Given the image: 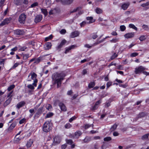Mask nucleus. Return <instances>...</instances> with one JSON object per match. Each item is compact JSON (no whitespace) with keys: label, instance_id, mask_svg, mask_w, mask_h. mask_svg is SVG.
Segmentation results:
<instances>
[{"label":"nucleus","instance_id":"obj_16","mask_svg":"<svg viewBox=\"0 0 149 149\" xmlns=\"http://www.w3.org/2000/svg\"><path fill=\"white\" fill-rule=\"evenodd\" d=\"M52 44L50 42H47L45 45V48L46 50H49L51 48Z\"/></svg>","mask_w":149,"mask_h":149},{"label":"nucleus","instance_id":"obj_26","mask_svg":"<svg viewBox=\"0 0 149 149\" xmlns=\"http://www.w3.org/2000/svg\"><path fill=\"white\" fill-rule=\"evenodd\" d=\"M82 134L80 131H78L74 133L75 136L77 137H79Z\"/></svg>","mask_w":149,"mask_h":149},{"label":"nucleus","instance_id":"obj_27","mask_svg":"<svg viewBox=\"0 0 149 149\" xmlns=\"http://www.w3.org/2000/svg\"><path fill=\"white\" fill-rule=\"evenodd\" d=\"M33 143L32 140L31 139H30L27 142L26 144V146L27 147H29L31 146Z\"/></svg>","mask_w":149,"mask_h":149},{"label":"nucleus","instance_id":"obj_56","mask_svg":"<svg viewBox=\"0 0 149 149\" xmlns=\"http://www.w3.org/2000/svg\"><path fill=\"white\" fill-rule=\"evenodd\" d=\"M87 73V71L86 69H84L82 71V74L83 75H85Z\"/></svg>","mask_w":149,"mask_h":149},{"label":"nucleus","instance_id":"obj_57","mask_svg":"<svg viewBox=\"0 0 149 149\" xmlns=\"http://www.w3.org/2000/svg\"><path fill=\"white\" fill-rule=\"evenodd\" d=\"M76 118V117L74 116L71 118L69 120V121L70 122H72L73 120H75Z\"/></svg>","mask_w":149,"mask_h":149},{"label":"nucleus","instance_id":"obj_37","mask_svg":"<svg viewBox=\"0 0 149 149\" xmlns=\"http://www.w3.org/2000/svg\"><path fill=\"white\" fill-rule=\"evenodd\" d=\"M111 140V138L109 136L105 137L104 139V140L105 141H108Z\"/></svg>","mask_w":149,"mask_h":149},{"label":"nucleus","instance_id":"obj_21","mask_svg":"<svg viewBox=\"0 0 149 149\" xmlns=\"http://www.w3.org/2000/svg\"><path fill=\"white\" fill-rule=\"evenodd\" d=\"M43 111V107H41L39 108L37 111V114L39 115L41 114Z\"/></svg>","mask_w":149,"mask_h":149},{"label":"nucleus","instance_id":"obj_51","mask_svg":"<svg viewBox=\"0 0 149 149\" xmlns=\"http://www.w3.org/2000/svg\"><path fill=\"white\" fill-rule=\"evenodd\" d=\"M66 32V31L65 29H62L60 31V33L61 34H64Z\"/></svg>","mask_w":149,"mask_h":149},{"label":"nucleus","instance_id":"obj_9","mask_svg":"<svg viewBox=\"0 0 149 149\" xmlns=\"http://www.w3.org/2000/svg\"><path fill=\"white\" fill-rule=\"evenodd\" d=\"M145 68L142 66H140L138 68H135V72L136 74H138L141 73L145 70Z\"/></svg>","mask_w":149,"mask_h":149},{"label":"nucleus","instance_id":"obj_23","mask_svg":"<svg viewBox=\"0 0 149 149\" xmlns=\"http://www.w3.org/2000/svg\"><path fill=\"white\" fill-rule=\"evenodd\" d=\"M95 85V83L94 82H91L88 85V88H91L94 87Z\"/></svg>","mask_w":149,"mask_h":149},{"label":"nucleus","instance_id":"obj_35","mask_svg":"<svg viewBox=\"0 0 149 149\" xmlns=\"http://www.w3.org/2000/svg\"><path fill=\"white\" fill-rule=\"evenodd\" d=\"M149 135V134H146L142 136L141 139L142 140L146 139L148 138Z\"/></svg>","mask_w":149,"mask_h":149},{"label":"nucleus","instance_id":"obj_58","mask_svg":"<svg viewBox=\"0 0 149 149\" xmlns=\"http://www.w3.org/2000/svg\"><path fill=\"white\" fill-rule=\"evenodd\" d=\"M25 118H23L22 119V120H20V121H19V123L20 124H22L25 121Z\"/></svg>","mask_w":149,"mask_h":149},{"label":"nucleus","instance_id":"obj_15","mask_svg":"<svg viewBox=\"0 0 149 149\" xmlns=\"http://www.w3.org/2000/svg\"><path fill=\"white\" fill-rule=\"evenodd\" d=\"M59 138L58 137H55L54 139V142L52 144V145L55 146L60 143V141L58 140Z\"/></svg>","mask_w":149,"mask_h":149},{"label":"nucleus","instance_id":"obj_62","mask_svg":"<svg viewBox=\"0 0 149 149\" xmlns=\"http://www.w3.org/2000/svg\"><path fill=\"white\" fill-rule=\"evenodd\" d=\"M67 146V145L66 144H64L63 145H62L61 146V148L62 149H65V148Z\"/></svg>","mask_w":149,"mask_h":149},{"label":"nucleus","instance_id":"obj_49","mask_svg":"<svg viewBox=\"0 0 149 149\" xmlns=\"http://www.w3.org/2000/svg\"><path fill=\"white\" fill-rule=\"evenodd\" d=\"M149 5V1H148L145 3H143L141 4V6L143 7H145Z\"/></svg>","mask_w":149,"mask_h":149},{"label":"nucleus","instance_id":"obj_20","mask_svg":"<svg viewBox=\"0 0 149 149\" xmlns=\"http://www.w3.org/2000/svg\"><path fill=\"white\" fill-rule=\"evenodd\" d=\"M16 125V123L15 122H13L11 124L9 127V130H12L15 126Z\"/></svg>","mask_w":149,"mask_h":149},{"label":"nucleus","instance_id":"obj_45","mask_svg":"<svg viewBox=\"0 0 149 149\" xmlns=\"http://www.w3.org/2000/svg\"><path fill=\"white\" fill-rule=\"evenodd\" d=\"M120 29L121 31H124L125 30L126 27L124 25H121L120 26Z\"/></svg>","mask_w":149,"mask_h":149},{"label":"nucleus","instance_id":"obj_17","mask_svg":"<svg viewBox=\"0 0 149 149\" xmlns=\"http://www.w3.org/2000/svg\"><path fill=\"white\" fill-rule=\"evenodd\" d=\"M130 5L129 3H124L121 6L122 8L124 10H126Z\"/></svg>","mask_w":149,"mask_h":149},{"label":"nucleus","instance_id":"obj_12","mask_svg":"<svg viewBox=\"0 0 149 149\" xmlns=\"http://www.w3.org/2000/svg\"><path fill=\"white\" fill-rule=\"evenodd\" d=\"M42 18V16L41 15H38L35 17L34 19V22L36 23H38L40 22Z\"/></svg>","mask_w":149,"mask_h":149},{"label":"nucleus","instance_id":"obj_8","mask_svg":"<svg viewBox=\"0 0 149 149\" xmlns=\"http://www.w3.org/2000/svg\"><path fill=\"white\" fill-rule=\"evenodd\" d=\"M147 114L145 112H141L139 113V114H138L136 117L134 119V121H136L139 118H141L144 117L146 116H147Z\"/></svg>","mask_w":149,"mask_h":149},{"label":"nucleus","instance_id":"obj_30","mask_svg":"<svg viewBox=\"0 0 149 149\" xmlns=\"http://www.w3.org/2000/svg\"><path fill=\"white\" fill-rule=\"evenodd\" d=\"M42 57L40 56L35 60L34 63H38L42 60Z\"/></svg>","mask_w":149,"mask_h":149},{"label":"nucleus","instance_id":"obj_50","mask_svg":"<svg viewBox=\"0 0 149 149\" xmlns=\"http://www.w3.org/2000/svg\"><path fill=\"white\" fill-rule=\"evenodd\" d=\"M87 23V22L85 21H83L80 23V25L81 27L84 26Z\"/></svg>","mask_w":149,"mask_h":149},{"label":"nucleus","instance_id":"obj_4","mask_svg":"<svg viewBox=\"0 0 149 149\" xmlns=\"http://www.w3.org/2000/svg\"><path fill=\"white\" fill-rule=\"evenodd\" d=\"M14 3L17 6L21 5L23 3L25 4H27L28 3V0H14Z\"/></svg>","mask_w":149,"mask_h":149},{"label":"nucleus","instance_id":"obj_25","mask_svg":"<svg viewBox=\"0 0 149 149\" xmlns=\"http://www.w3.org/2000/svg\"><path fill=\"white\" fill-rule=\"evenodd\" d=\"M42 12L45 15V16H46L47 15L48 12L46 9L41 8Z\"/></svg>","mask_w":149,"mask_h":149},{"label":"nucleus","instance_id":"obj_11","mask_svg":"<svg viewBox=\"0 0 149 149\" xmlns=\"http://www.w3.org/2000/svg\"><path fill=\"white\" fill-rule=\"evenodd\" d=\"M79 34V32L77 31H75L71 33L70 37L71 38H74L78 36Z\"/></svg>","mask_w":149,"mask_h":149},{"label":"nucleus","instance_id":"obj_34","mask_svg":"<svg viewBox=\"0 0 149 149\" xmlns=\"http://www.w3.org/2000/svg\"><path fill=\"white\" fill-rule=\"evenodd\" d=\"M31 79H34V78H36L37 75V74L34 72H33L32 73H31Z\"/></svg>","mask_w":149,"mask_h":149},{"label":"nucleus","instance_id":"obj_54","mask_svg":"<svg viewBox=\"0 0 149 149\" xmlns=\"http://www.w3.org/2000/svg\"><path fill=\"white\" fill-rule=\"evenodd\" d=\"M90 141L88 137H86L84 140V141L85 143H87Z\"/></svg>","mask_w":149,"mask_h":149},{"label":"nucleus","instance_id":"obj_46","mask_svg":"<svg viewBox=\"0 0 149 149\" xmlns=\"http://www.w3.org/2000/svg\"><path fill=\"white\" fill-rule=\"evenodd\" d=\"M29 57V54H25L23 56V58L24 60H26Z\"/></svg>","mask_w":149,"mask_h":149},{"label":"nucleus","instance_id":"obj_14","mask_svg":"<svg viewBox=\"0 0 149 149\" xmlns=\"http://www.w3.org/2000/svg\"><path fill=\"white\" fill-rule=\"evenodd\" d=\"M134 36V32H131L126 34L124 35V36L126 38H129L133 37Z\"/></svg>","mask_w":149,"mask_h":149},{"label":"nucleus","instance_id":"obj_36","mask_svg":"<svg viewBox=\"0 0 149 149\" xmlns=\"http://www.w3.org/2000/svg\"><path fill=\"white\" fill-rule=\"evenodd\" d=\"M15 87V86L14 84H13L10 85L9 87L8 88V91H10L13 88H14Z\"/></svg>","mask_w":149,"mask_h":149},{"label":"nucleus","instance_id":"obj_38","mask_svg":"<svg viewBox=\"0 0 149 149\" xmlns=\"http://www.w3.org/2000/svg\"><path fill=\"white\" fill-rule=\"evenodd\" d=\"M91 126L92 127L93 126V124L91 125L89 124H86L84 125V128L85 129H86L90 127Z\"/></svg>","mask_w":149,"mask_h":149},{"label":"nucleus","instance_id":"obj_22","mask_svg":"<svg viewBox=\"0 0 149 149\" xmlns=\"http://www.w3.org/2000/svg\"><path fill=\"white\" fill-rule=\"evenodd\" d=\"M118 125H117L116 124H115L114 125H113L110 129V131L111 132L115 130L116 128Z\"/></svg>","mask_w":149,"mask_h":149},{"label":"nucleus","instance_id":"obj_48","mask_svg":"<svg viewBox=\"0 0 149 149\" xmlns=\"http://www.w3.org/2000/svg\"><path fill=\"white\" fill-rule=\"evenodd\" d=\"M29 111L31 113L30 116L31 117L33 115V113L35 112L34 109H31L29 110Z\"/></svg>","mask_w":149,"mask_h":149},{"label":"nucleus","instance_id":"obj_47","mask_svg":"<svg viewBox=\"0 0 149 149\" xmlns=\"http://www.w3.org/2000/svg\"><path fill=\"white\" fill-rule=\"evenodd\" d=\"M118 56V55L116 53H114L113 54L111 57V59L113 60L114 59Z\"/></svg>","mask_w":149,"mask_h":149},{"label":"nucleus","instance_id":"obj_52","mask_svg":"<svg viewBox=\"0 0 149 149\" xmlns=\"http://www.w3.org/2000/svg\"><path fill=\"white\" fill-rule=\"evenodd\" d=\"M20 140V139L19 137H15V142L16 143H18L19 142Z\"/></svg>","mask_w":149,"mask_h":149},{"label":"nucleus","instance_id":"obj_28","mask_svg":"<svg viewBox=\"0 0 149 149\" xmlns=\"http://www.w3.org/2000/svg\"><path fill=\"white\" fill-rule=\"evenodd\" d=\"M147 36L146 35H143L140 36L139 38V40L141 41L145 40L146 39Z\"/></svg>","mask_w":149,"mask_h":149},{"label":"nucleus","instance_id":"obj_44","mask_svg":"<svg viewBox=\"0 0 149 149\" xmlns=\"http://www.w3.org/2000/svg\"><path fill=\"white\" fill-rule=\"evenodd\" d=\"M19 65V63H17L14 64V65L13 66L12 68H11V69H15Z\"/></svg>","mask_w":149,"mask_h":149},{"label":"nucleus","instance_id":"obj_19","mask_svg":"<svg viewBox=\"0 0 149 149\" xmlns=\"http://www.w3.org/2000/svg\"><path fill=\"white\" fill-rule=\"evenodd\" d=\"M12 98L11 97H10L8 98V99L5 102L4 105V106H7L8 104H9Z\"/></svg>","mask_w":149,"mask_h":149},{"label":"nucleus","instance_id":"obj_33","mask_svg":"<svg viewBox=\"0 0 149 149\" xmlns=\"http://www.w3.org/2000/svg\"><path fill=\"white\" fill-rule=\"evenodd\" d=\"M129 26L130 28H132L136 30H137V28L132 24H130L129 25Z\"/></svg>","mask_w":149,"mask_h":149},{"label":"nucleus","instance_id":"obj_63","mask_svg":"<svg viewBox=\"0 0 149 149\" xmlns=\"http://www.w3.org/2000/svg\"><path fill=\"white\" fill-rule=\"evenodd\" d=\"M111 84L112 83L111 82H107V88H109L110 86H111Z\"/></svg>","mask_w":149,"mask_h":149},{"label":"nucleus","instance_id":"obj_3","mask_svg":"<svg viewBox=\"0 0 149 149\" xmlns=\"http://www.w3.org/2000/svg\"><path fill=\"white\" fill-rule=\"evenodd\" d=\"M54 104H56V105L58 104L62 111H66V107L65 104L62 102H60L59 100H56L54 102Z\"/></svg>","mask_w":149,"mask_h":149},{"label":"nucleus","instance_id":"obj_32","mask_svg":"<svg viewBox=\"0 0 149 149\" xmlns=\"http://www.w3.org/2000/svg\"><path fill=\"white\" fill-rule=\"evenodd\" d=\"M53 36L52 35H51L45 38V41H47L49 40H51Z\"/></svg>","mask_w":149,"mask_h":149},{"label":"nucleus","instance_id":"obj_61","mask_svg":"<svg viewBox=\"0 0 149 149\" xmlns=\"http://www.w3.org/2000/svg\"><path fill=\"white\" fill-rule=\"evenodd\" d=\"M97 37V35H96V33L94 34L92 37V38L94 39H95Z\"/></svg>","mask_w":149,"mask_h":149},{"label":"nucleus","instance_id":"obj_39","mask_svg":"<svg viewBox=\"0 0 149 149\" xmlns=\"http://www.w3.org/2000/svg\"><path fill=\"white\" fill-rule=\"evenodd\" d=\"M72 126L69 123H68L65 125V127L66 128H69Z\"/></svg>","mask_w":149,"mask_h":149},{"label":"nucleus","instance_id":"obj_43","mask_svg":"<svg viewBox=\"0 0 149 149\" xmlns=\"http://www.w3.org/2000/svg\"><path fill=\"white\" fill-rule=\"evenodd\" d=\"M143 29L146 31H148L149 30L148 26L146 25H143Z\"/></svg>","mask_w":149,"mask_h":149},{"label":"nucleus","instance_id":"obj_41","mask_svg":"<svg viewBox=\"0 0 149 149\" xmlns=\"http://www.w3.org/2000/svg\"><path fill=\"white\" fill-rule=\"evenodd\" d=\"M53 115V113H52L50 112L47 114L46 116V118H49L52 116Z\"/></svg>","mask_w":149,"mask_h":149},{"label":"nucleus","instance_id":"obj_18","mask_svg":"<svg viewBox=\"0 0 149 149\" xmlns=\"http://www.w3.org/2000/svg\"><path fill=\"white\" fill-rule=\"evenodd\" d=\"M25 104V102L22 101L18 103L17 105V107L18 109H19L21 107H23Z\"/></svg>","mask_w":149,"mask_h":149},{"label":"nucleus","instance_id":"obj_59","mask_svg":"<svg viewBox=\"0 0 149 149\" xmlns=\"http://www.w3.org/2000/svg\"><path fill=\"white\" fill-rule=\"evenodd\" d=\"M119 86L123 87V88H125L127 86V85L126 84H119Z\"/></svg>","mask_w":149,"mask_h":149},{"label":"nucleus","instance_id":"obj_60","mask_svg":"<svg viewBox=\"0 0 149 149\" xmlns=\"http://www.w3.org/2000/svg\"><path fill=\"white\" fill-rule=\"evenodd\" d=\"M13 91H12L10 92L8 95H7V97H12L13 95H11L12 93H13Z\"/></svg>","mask_w":149,"mask_h":149},{"label":"nucleus","instance_id":"obj_1","mask_svg":"<svg viewBox=\"0 0 149 149\" xmlns=\"http://www.w3.org/2000/svg\"><path fill=\"white\" fill-rule=\"evenodd\" d=\"M65 76V74L63 73H54L52 76L53 80L55 81V83L57 84V87H60L61 82L64 79L63 78Z\"/></svg>","mask_w":149,"mask_h":149},{"label":"nucleus","instance_id":"obj_55","mask_svg":"<svg viewBox=\"0 0 149 149\" xmlns=\"http://www.w3.org/2000/svg\"><path fill=\"white\" fill-rule=\"evenodd\" d=\"M98 107V106L96 105L95 104L94 106L92 107V108L91 109L92 110H95L97 109Z\"/></svg>","mask_w":149,"mask_h":149},{"label":"nucleus","instance_id":"obj_7","mask_svg":"<svg viewBox=\"0 0 149 149\" xmlns=\"http://www.w3.org/2000/svg\"><path fill=\"white\" fill-rule=\"evenodd\" d=\"M12 20L11 17L7 18L4 19L0 24V26L9 23Z\"/></svg>","mask_w":149,"mask_h":149},{"label":"nucleus","instance_id":"obj_40","mask_svg":"<svg viewBox=\"0 0 149 149\" xmlns=\"http://www.w3.org/2000/svg\"><path fill=\"white\" fill-rule=\"evenodd\" d=\"M27 87L31 89L32 90H33L34 89V86L32 85L31 84L28 85L27 86Z\"/></svg>","mask_w":149,"mask_h":149},{"label":"nucleus","instance_id":"obj_29","mask_svg":"<svg viewBox=\"0 0 149 149\" xmlns=\"http://www.w3.org/2000/svg\"><path fill=\"white\" fill-rule=\"evenodd\" d=\"M95 10L96 13L98 14L101 13L103 12L102 10L99 8H96Z\"/></svg>","mask_w":149,"mask_h":149},{"label":"nucleus","instance_id":"obj_2","mask_svg":"<svg viewBox=\"0 0 149 149\" xmlns=\"http://www.w3.org/2000/svg\"><path fill=\"white\" fill-rule=\"evenodd\" d=\"M52 125L49 121H46L42 126L43 131L46 132H49L52 129Z\"/></svg>","mask_w":149,"mask_h":149},{"label":"nucleus","instance_id":"obj_24","mask_svg":"<svg viewBox=\"0 0 149 149\" xmlns=\"http://www.w3.org/2000/svg\"><path fill=\"white\" fill-rule=\"evenodd\" d=\"M86 19L87 20L90 21L88 22H87V24H90L93 22V21H92V20H93V17H86Z\"/></svg>","mask_w":149,"mask_h":149},{"label":"nucleus","instance_id":"obj_64","mask_svg":"<svg viewBox=\"0 0 149 149\" xmlns=\"http://www.w3.org/2000/svg\"><path fill=\"white\" fill-rule=\"evenodd\" d=\"M113 134L114 136H118L119 135V134L117 132H113Z\"/></svg>","mask_w":149,"mask_h":149},{"label":"nucleus","instance_id":"obj_10","mask_svg":"<svg viewBox=\"0 0 149 149\" xmlns=\"http://www.w3.org/2000/svg\"><path fill=\"white\" fill-rule=\"evenodd\" d=\"M14 33L18 35H23L24 34L25 32L23 30L19 29H16L14 30Z\"/></svg>","mask_w":149,"mask_h":149},{"label":"nucleus","instance_id":"obj_13","mask_svg":"<svg viewBox=\"0 0 149 149\" xmlns=\"http://www.w3.org/2000/svg\"><path fill=\"white\" fill-rule=\"evenodd\" d=\"M77 47L76 45H73L70 46L69 47L66 49L65 52V53L67 54L69 52V51L71 49H74L75 48Z\"/></svg>","mask_w":149,"mask_h":149},{"label":"nucleus","instance_id":"obj_5","mask_svg":"<svg viewBox=\"0 0 149 149\" xmlns=\"http://www.w3.org/2000/svg\"><path fill=\"white\" fill-rule=\"evenodd\" d=\"M26 16L24 13L21 14L19 17L18 21L20 23L24 24Z\"/></svg>","mask_w":149,"mask_h":149},{"label":"nucleus","instance_id":"obj_6","mask_svg":"<svg viewBox=\"0 0 149 149\" xmlns=\"http://www.w3.org/2000/svg\"><path fill=\"white\" fill-rule=\"evenodd\" d=\"M66 42L67 41L65 39L62 40L60 44H58V46L56 47V49L58 51H60L61 48L63 47Z\"/></svg>","mask_w":149,"mask_h":149},{"label":"nucleus","instance_id":"obj_53","mask_svg":"<svg viewBox=\"0 0 149 149\" xmlns=\"http://www.w3.org/2000/svg\"><path fill=\"white\" fill-rule=\"evenodd\" d=\"M138 55V53L136 52L133 53L130 56L131 57H135Z\"/></svg>","mask_w":149,"mask_h":149},{"label":"nucleus","instance_id":"obj_42","mask_svg":"<svg viewBox=\"0 0 149 149\" xmlns=\"http://www.w3.org/2000/svg\"><path fill=\"white\" fill-rule=\"evenodd\" d=\"M38 5V3L37 2H35L31 5V7L33 8L34 7L37 6Z\"/></svg>","mask_w":149,"mask_h":149},{"label":"nucleus","instance_id":"obj_31","mask_svg":"<svg viewBox=\"0 0 149 149\" xmlns=\"http://www.w3.org/2000/svg\"><path fill=\"white\" fill-rule=\"evenodd\" d=\"M65 141L67 143L71 145L73 143V142L71 139H66Z\"/></svg>","mask_w":149,"mask_h":149}]
</instances>
